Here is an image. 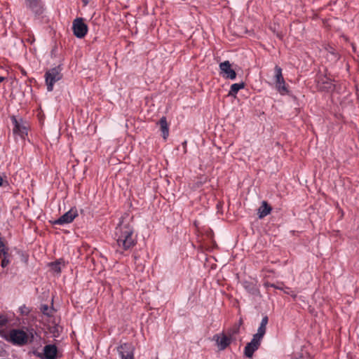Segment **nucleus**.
<instances>
[{
  "instance_id": "obj_18",
  "label": "nucleus",
  "mask_w": 359,
  "mask_h": 359,
  "mask_svg": "<svg viewBox=\"0 0 359 359\" xmlns=\"http://www.w3.org/2000/svg\"><path fill=\"white\" fill-rule=\"evenodd\" d=\"M276 87L278 91L282 95H285L288 93L284 78L283 79V81L280 80V81H276Z\"/></svg>"
},
{
  "instance_id": "obj_22",
  "label": "nucleus",
  "mask_w": 359,
  "mask_h": 359,
  "mask_svg": "<svg viewBox=\"0 0 359 359\" xmlns=\"http://www.w3.org/2000/svg\"><path fill=\"white\" fill-rule=\"evenodd\" d=\"M8 255H4L3 259H1V265L3 268L7 266L8 264L10 263V261L7 258Z\"/></svg>"
},
{
  "instance_id": "obj_7",
  "label": "nucleus",
  "mask_w": 359,
  "mask_h": 359,
  "mask_svg": "<svg viewBox=\"0 0 359 359\" xmlns=\"http://www.w3.org/2000/svg\"><path fill=\"white\" fill-rule=\"evenodd\" d=\"M78 216L77 210L74 208L70 209L68 212L60 217L53 223L54 224H65L71 223Z\"/></svg>"
},
{
  "instance_id": "obj_27",
  "label": "nucleus",
  "mask_w": 359,
  "mask_h": 359,
  "mask_svg": "<svg viewBox=\"0 0 359 359\" xmlns=\"http://www.w3.org/2000/svg\"><path fill=\"white\" fill-rule=\"evenodd\" d=\"M5 80V78L3 76H0V83Z\"/></svg>"
},
{
  "instance_id": "obj_14",
  "label": "nucleus",
  "mask_w": 359,
  "mask_h": 359,
  "mask_svg": "<svg viewBox=\"0 0 359 359\" xmlns=\"http://www.w3.org/2000/svg\"><path fill=\"white\" fill-rule=\"evenodd\" d=\"M271 211V207L266 201H263L262 205L259 208L258 215L259 218H263L268 215Z\"/></svg>"
},
{
  "instance_id": "obj_8",
  "label": "nucleus",
  "mask_w": 359,
  "mask_h": 359,
  "mask_svg": "<svg viewBox=\"0 0 359 359\" xmlns=\"http://www.w3.org/2000/svg\"><path fill=\"white\" fill-rule=\"evenodd\" d=\"M121 359H134L133 349L130 344H123L117 348Z\"/></svg>"
},
{
  "instance_id": "obj_15",
  "label": "nucleus",
  "mask_w": 359,
  "mask_h": 359,
  "mask_svg": "<svg viewBox=\"0 0 359 359\" xmlns=\"http://www.w3.org/2000/svg\"><path fill=\"white\" fill-rule=\"evenodd\" d=\"M28 7L36 15H41L43 11L41 1H29Z\"/></svg>"
},
{
  "instance_id": "obj_30",
  "label": "nucleus",
  "mask_w": 359,
  "mask_h": 359,
  "mask_svg": "<svg viewBox=\"0 0 359 359\" xmlns=\"http://www.w3.org/2000/svg\"><path fill=\"white\" fill-rule=\"evenodd\" d=\"M292 296L293 297V298L296 297V294H292Z\"/></svg>"
},
{
  "instance_id": "obj_11",
  "label": "nucleus",
  "mask_w": 359,
  "mask_h": 359,
  "mask_svg": "<svg viewBox=\"0 0 359 359\" xmlns=\"http://www.w3.org/2000/svg\"><path fill=\"white\" fill-rule=\"evenodd\" d=\"M268 320H269V319H268L267 316H264L262 318L260 325L257 330V332L253 335L254 338H255L259 341H262V338L264 337V336L266 333V325L268 323Z\"/></svg>"
},
{
  "instance_id": "obj_20",
  "label": "nucleus",
  "mask_w": 359,
  "mask_h": 359,
  "mask_svg": "<svg viewBox=\"0 0 359 359\" xmlns=\"http://www.w3.org/2000/svg\"><path fill=\"white\" fill-rule=\"evenodd\" d=\"M274 72L275 81H280V80L283 81V76L282 74V69L279 66L276 65L274 68Z\"/></svg>"
},
{
  "instance_id": "obj_4",
  "label": "nucleus",
  "mask_w": 359,
  "mask_h": 359,
  "mask_svg": "<svg viewBox=\"0 0 359 359\" xmlns=\"http://www.w3.org/2000/svg\"><path fill=\"white\" fill-rule=\"evenodd\" d=\"M213 340L215 341L219 350L223 351L231 344L232 341L231 334H225L224 332L217 334L214 335Z\"/></svg>"
},
{
  "instance_id": "obj_29",
  "label": "nucleus",
  "mask_w": 359,
  "mask_h": 359,
  "mask_svg": "<svg viewBox=\"0 0 359 359\" xmlns=\"http://www.w3.org/2000/svg\"><path fill=\"white\" fill-rule=\"evenodd\" d=\"M288 290H289V288H288V287H287V288H286V290H284L285 293H286V294H290V292H288Z\"/></svg>"
},
{
  "instance_id": "obj_6",
  "label": "nucleus",
  "mask_w": 359,
  "mask_h": 359,
  "mask_svg": "<svg viewBox=\"0 0 359 359\" xmlns=\"http://www.w3.org/2000/svg\"><path fill=\"white\" fill-rule=\"evenodd\" d=\"M220 74L227 79L233 80L236 77V72L231 68L229 61L226 60L219 64Z\"/></svg>"
},
{
  "instance_id": "obj_9",
  "label": "nucleus",
  "mask_w": 359,
  "mask_h": 359,
  "mask_svg": "<svg viewBox=\"0 0 359 359\" xmlns=\"http://www.w3.org/2000/svg\"><path fill=\"white\" fill-rule=\"evenodd\" d=\"M261 341L254 337L250 342L248 343L245 347L244 354L248 358H251L254 353L259 348L261 344Z\"/></svg>"
},
{
  "instance_id": "obj_2",
  "label": "nucleus",
  "mask_w": 359,
  "mask_h": 359,
  "mask_svg": "<svg viewBox=\"0 0 359 359\" xmlns=\"http://www.w3.org/2000/svg\"><path fill=\"white\" fill-rule=\"evenodd\" d=\"M34 334L33 328L23 327L22 329L11 330L6 339L13 345L23 346L33 342Z\"/></svg>"
},
{
  "instance_id": "obj_1",
  "label": "nucleus",
  "mask_w": 359,
  "mask_h": 359,
  "mask_svg": "<svg viewBox=\"0 0 359 359\" xmlns=\"http://www.w3.org/2000/svg\"><path fill=\"white\" fill-rule=\"evenodd\" d=\"M115 238L118 245L116 251L120 253L130 249L136 244L133 227L129 222L126 221L125 217H122L121 221L116 228Z\"/></svg>"
},
{
  "instance_id": "obj_31",
  "label": "nucleus",
  "mask_w": 359,
  "mask_h": 359,
  "mask_svg": "<svg viewBox=\"0 0 359 359\" xmlns=\"http://www.w3.org/2000/svg\"><path fill=\"white\" fill-rule=\"evenodd\" d=\"M242 322H243V321H242V320L241 319V320H240V325L242 323Z\"/></svg>"
},
{
  "instance_id": "obj_19",
  "label": "nucleus",
  "mask_w": 359,
  "mask_h": 359,
  "mask_svg": "<svg viewBox=\"0 0 359 359\" xmlns=\"http://www.w3.org/2000/svg\"><path fill=\"white\" fill-rule=\"evenodd\" d=\"M243 285L245 288L251 294H257L259 293V290L255 284L248 281L244 282Z\"/></svg>"
},
{
  "instance_id": "obj_3",
  "label": "nucleus",
  "mask_w": 359,
  "mask_h": 359,
  "mask_svg": "<svg viewBox=\"0 0 359 359\" xmlns=\"http://www.w3.org/2000/svg\"><path fill=\"white\" fill-rule=\"evenodd\" d=\"M62 77L61 69L59 67L52 68L48 70L45 74L46 83L48 91L50 92L53 90L55 83L60 81Z\"/></svg>"
},
{
  "instance_id": "obj_28",
  "label": "nucleus",
  "mask_w": 359,
  "mask_h": 359,
  "mask_svg": "<svg viewBox=\"0 0 359 359\" xmlns=\"http://www.w3.org/2000/svg\"><path fill=\"white\" fill-rule=\"evenodd\" d=\"M325 83L329 85L328 88H330V87H331V86H332L331 82H327V81H326V82H325Z\"/></svg>"
},
{
  "instance_id": "obj_23",
  "label": "nucleus",
  "mask_w": 359,
  "mask_h": 359,
  "mask_svg": "<svg viewBox=\"0 0 359 359\" xmlns=\"http://www.w3.org/2000/svg\"><path fill=\"white\" fill-rule=\"evenodd\" d=\"M327 51H328V53H330L331 55H332L334 56V58L335 60H338V58H339L338 54L335 52V50L333 48L330 47V48L327 49Z\"/></svg>"
},
{
  "instance_id": "obj_12",
  "label": "nucleus",
  "mask_w": 359,
  "mask_h": 359,
  "mask_svg": "<svg viewBox=\"0 0 359 359\" xmlns=\"http://www.w3.org/2000/svg\"><path fill=\"white\" fill-rule=\"evenodd\" d=\"M13 123L14 124L13 133L18 134L21 137H24L25 135H27V128L25 126L21 125L15 117L12 118Z\"/></svg>"
},
{
  "instance_id": "obj_26",
  "label": "nucleus",
  "mask_w": 359,
  "mask_h": 359,
  "mask_svg": "<svg viewBox=\"0 0 359 359\" xmlns=\"http://www.w3.org/2000/svg\"><path fill=\"white\" fill-rule=\"evenodd\" d=\"M3 182H4V180H3V178L0 176V187L3 185Z\"/></svg>"
},
{
  "instance_id": "obj_21",
  "label": "nucleus",
  "mask_w": 359,
  "mask_h": 359,
  "mask_svg": "<svg viewBox=\"0 0 359 359\" xmlns=\"http://www.w3.org/2000/svg\"><path fill=\"white\" fill-rule=\"evenodd\" d=\"M41 311L43 313V314L50 316L53 314V309L49 307L46 304L41 305Z\"/></svg>"
},
{
  "instance_id": "obj_24",
  "label": "nucleus",
  "mask_w": 359,
  "mask_h": 359,
  "mask_svg": "<svg viewBox=\"0 0 359 359\" xmlns=\"http://www.w3.org/2000/svg\"><path fill=\"white\" fill-rule=\"evenodd\" d=\"M238 332H239V325L236 326V327H234L232 330H229L228 332V334H231V338H232L233 336L236 334L237 333H238Z\"/></svg>"
},
{
  "instance_id": "obj_17",
  "label": "nucleus",
  "mask_w": 359,
  "mask_h": 359,
  "mask_svg": "<svg viewBox=\"0 0 359 359\" xmlns=\"http://www.w3.org/2000/svg\"><path fill=\"white\" fill-rule=\"evenodd\" d=\"M12 320V316L7 313H0V329L6 327L10 321Z\"/></svg>"
},
{
  "instance_id": "obj_13",
  "label": "nucleus",
  "mask_w": 359,
  "mask_h": 359,
  "mask_svg": "<svg viewBox=\"0 0 359 359\" xmlns=\"http://www.w3.org/2000/svg\"><path fill=\"white\" fill-rule=\"evenodd\" d=\"M158 125L160 126L161 131L162 132V135L164 140H166L169 135V128L168 123L167 122L166 118L163 116L158 121Z\"/></svg>"
},
{
  "instance_id": "obj_5",
  "label": "nucleus",
  "mask_w": 359,
  "mask_h": 359,
  "mask_svg": "<svg viewBox=\"0 0 359 359\" xmlns=\"http://www.w3.org/2000/svg\"><path fill=\"white\" fill-rule=\"evenodd\" d=\"M72 29L74 35L80 39L84 37L88 32V26L82 18H76L74 20Z\"/></svg>"
},
{
  "instance_id": "obj_32",
  "label": "nucleus",
  "mask_w": 359,
  "mask_h": 359,
  "mask_svg": "<svg viewBox=\"0 0 359 359\" xmlns=\"http://www.w3.org/2000/svg\"><path fill=\"white\" fill-rule=\"evenodd\" d=\"M292 359H304V358H292Z\"/></svg>"
},
{
  "instance_id": "obj_25",
  "label": "nucleus",
  "mask_w": 359,
  "mask_h": 359,
  "mask_svg": "<svg viewBox=\"0 0 359 359\" xmlns=\"http://www.w3.org/2000/svg\"><path fill=\"white\" fill-rule=\"evenodd\" d=\"M271 287H274V288H276V289H279V290H282L281 287H278V286H276L274 284H271Z\"/></svg>"
},
{
  "instance_id": "obj_10",
  "label": "nucleus",
  "mask_w": 359,
  "mask_h": 359,
  "mask_svg": "<svg viewBox=\"0 0 359 359\" xmlns=\"http://www.w3.org/2000/svg\"><path fill=\"white\" fill-rule=\"evenodd\" d=\"M57 353V346L54 344L46 345L43 348L45 359H56Z\"/></svg>"
},
{
  "instance_id": "obj_16",
  "label": "nucleus",
  "mask_w": 359,
  "mask_h": 359,
  "mask_svg": "<svg viewBox=\"0 0 359 359\" xmlns=\"http://www.w3.org/2000/svg\"><path fill=\"white\" fill-rule=\"evenodd\" d=\"M245 88L243 82L240 83H233L231 86L230 90L228 93L229 96L236 97L238 90Z\"/></svg>"
}]
</instances>
